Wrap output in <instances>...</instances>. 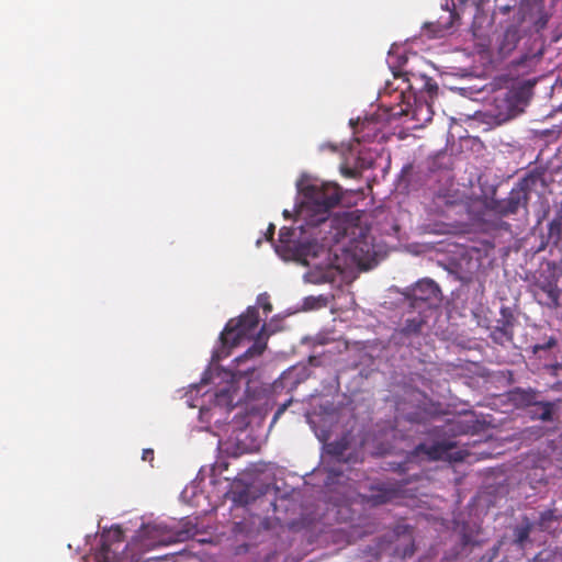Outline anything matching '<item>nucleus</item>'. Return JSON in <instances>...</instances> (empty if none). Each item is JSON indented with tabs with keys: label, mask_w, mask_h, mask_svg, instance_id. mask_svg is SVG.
Instances as JSON below:
<instances>
[{
	"label": "nucleus",
	"mask_w": 562,
	"mask_h": 562,
	"mask_svg": "<svg viewBox=\"0 0 562 562\" xmlns=\"http://www.w3.org/2000/svg\"><path fill=\"white\" fill-rule=\"evenodd\" d=\"M95 562H113L115 554L112 552L109 543L102 538V543L94 554Z\"/></svg>",
	"instance_id": "b1692460"
},
{
	"label": "nucleus",
	"mask_w": 562,
	"mask_h": 562,
	"mask_svg": "<svg viewBox=\"0 0 562 562\" xmlns=\"http://www.w3.org/2000/svg\"><path fill=\"white\" fill-rule=\"evenodd\" d=\"M347 449H348V441L345 438L329 442L326 446L327 454L334 457L337 461H340L344 459V456H345V452L347 451Z\"/></svg>",
	"instance_id": "5701e85b"
},
{
	"label": "nucleus",
	"mask_w": 562,
	"mask_h": 562,
	"mask_svg": "<svg viewBox=\"0 0 562 562\" xmlns=\"http://www.w3.org/2000/svg\"><path fill=\"white\" fill-rule=\"evenodd\" d=\"M560 400L558 402L540 401L533 408H529L530 418L542 422H552L553 415L560 409Z\"/></svg>",
	"instance_id": "a211bd4d"
},
{
	"label": "nucleus",
	"mask_w": 562,
	"mask_h": 562,
	"mask_svg": "<svg viewBox=\"0 0 562 562\" xmlns=\"http://www.w3.org/2000/svg\"><path fill=\"white\" fill-rule=\"evenodd\" d=\"M257 304L265 311L266 314L272 312V304L270 302V296L267 293H261L257 297Z\"/></svg>",
	"instance_id": "bb28decb"
},
{
	"label": "nucleus",
	"mask_w": 562,
	"mask_h": 562,
	"mask_svg": "<svg viewBox=\"0 0 562 562\" xmlns=\"http://www.w3.org/2000/svg\"><path fill=\"white\" fill-rule=\"evenodd\" d=\"M535 527V522H532L528 517H522L521 522L517 525L514 529V542L522 548L526 542L529 541L530 533Z\"/></svg>",
	"instance_id": "412c9836"
},
{
	"label": "nucleus",
	"mask_w": 562,
	"mask_h": 562,
	"mask_svg": "<svg viewBox=\"0 0 562 562\" xmlns=\"http://www.w3.org/2000/svg\"><path fill=\"white\" fill-rule=\"evenodd\" d=\"M193 529V526H190L189 522H186L180 528L166 524L144 525L130 546L137 547L140 551L167 547L190 539L194 536Z\"/></svg>",
	"instance_id": "f03ea898"
},
{
	"label": "nucleus",
	"mask_w": 562,
	"mask_h": 562,
	"mask_svg": "<svg viewBox=\"0 0 562 562\" xmlns=\"http://www.w3.org/2000/svg\"><path fill=\"white\" fill-rule=\"evenodd\" d=\"M276 226L273 224H269L267 233H266V239L272 240L274 236Z\"/></svg>",
	"instance_id": "7c9ffc66"
},
{
	"label": "nucleus",
	"mask_w": 562,
	"mask_h": 562,
	"mask_svg": "<svg viewBox=\"0 0 562 562\" xmlns=\"http://www.w3.org/2000/svg\"><path fill=\"white\" fill-rule=\"evenodd\" d=\"M348 251L350 252L353 261L364 270L372 268L376 263V252L373 245L367 239L353 240Z\"/></svg>",
	"instance_id": "ddd939ff"
},
{
	"label": "nucleus",
	"mask_w": 562,
	"mask_h": 562,
	"mask_svg": "<svg viewBox=\"0 0 562 562\" xmlns=\"http://www.w3.org/2000/svg\"><path fill=\"white\" fill-rule=\"evenodd\" d=\"M288 248L292 250L295 261L315 269L310 272L313 282L326 283L335 280L337 273L335 267L328 263L323 268L316 262L318 258L329 259V249L325 245L317 241H307L293 244L292 246L288 245Z\"/></svg>",
	"instance_id": "20e7f679"
},
{
	"label": "nucleus",
	"mask_w": 562,
	"mask_h": 562,
	"mask_svg": "<svg viewBox=\"0 0 562 562\" xmlns=\"http://www.w3.org/2000/svg\"><path fill=\"white\" fill-rule=\"evenodd\" d=\"M340 172L344 177L346 178H357L360 176V172L358 169L356 168H350L348 166H341L340 167Z\"/></svg>",
	"instance_id": "cd10ccee"
},
{
	"label": "nucleus",
	"mask_w": 562,
	"mask_h": 562,
	"mask_svg": "<svg viewBox=\"0 0 562 562\" xmlns=\"http://www.w3.org/2000/svg\"><path fill=\"white\" fill-rule=\"evenodd\" d=\"M234 501L239 504H247V494L245 492L239 493Z\"/></svg>",
	"instance_id": "473e14b6"
},
{
	"label": "nucleus",
	"mask_w": 562,
	"mask_h": 562,
	"mask_svg": "<svg viewBox=\"0 0 562 562\" xmlns=\"http://www.w3.org/2000/svg\"><path fill=\"white\" fill-rule=\"evenodd\" d=\"M302 194L301 214L307 217L312 226L325 225L329 211L338 205L341 188L334 182H307L300 186Z\"/></svg>",
	"instance_id": "f257e3e1"
},
{
	"label": "nucleus",
	"mask_w": 562,
	"mask_h": 562,
	"mask_svg": "<svg viewBox=\"0 0 562 562\" xmlns=\"http://www.w3.org/2000/svg\"><path fill=\"white\" fill-rule=\"evenodd\" d=\"M286 235H289V231H288L285 227L281 228V229H280V241H281V243H285L284 237H285Z\"/></svg>",
	"instance_id": "f704fd0d"
},
{
	"label": "nucleus",
	"mask_w": 562,
	"mask_h": 562,
	"mask_svg": "<svg viewBox=\"0 0 562 562\" xmlns=\"http://www.w3.org/2000/svg\"><path fill=\"white\" fill-rule=\"evenodd\" d=\"M259 319V312L255 306H249L237 319H231L221 333L223 348L232 349L240 345L245 338H251Z\"/></svg>",
	"instance_id": "423d86ee"
},
{
	"label": "nucleus",
	"mask_w": 562,
	"mask_h": 562,
	"mask_svg": "<svg viewBox=\"0 0 562 562\" xmlns=\"http://www.w3.org/2000/svg\"><path fill=\"white\" fill-rule=\"evenodd\" d=\"M113 540L116 542H121L123 540V532L120 528H116L112 532Z\"/></svg>",
	"instance_id": "c756f323"
},
{
	"label": "nucleus",
	"mask_w": 562,
	"mask_h": 562,
	"mask_svg": "<svg viewBox=\"0 0 562 562\" xmlns=\"http://www.w3.org/2000/svg\"><path fill=\"white\" fill-rule=\"evenodd\" d=\"M425 324V317L418 312V315L412 318H406L402 327L395 330L393 337L394 339L402 340L403 338L418 336Z\"/></svg>",
	"instance_id": "f3484780"
},
{
	"label": "nucleus",
	"mask_w": 562,
	"mask_h": 562,
	"mask_svg": "<svg viewBox=\"0 0 562 562\" xmlns=\"http://www.w3.org/2000/svg\"><path fill=\"white\" fill-rule=\"evenodd\" d=\"M400 492L396 483L379 482L370 486L369 494L364 495L363 499L371 506H380L396 498Z\"/></svg>",
	"instance_id": "f8f14e48"
},
{
	"label": "nucleus",
	"mask_w": 562,
	"mask_h": 562,
	"mask_svg": "<svg viewBox=\"0 0 562 562\" xmlns=\"http://www.w3.org/2000/svg\"><path fill=\"white\" fill-rule=\"evenodd\" d=\"M266 325L261 327L258 337L255 339L252 345L240 356L235 359L236 367L232 373V381L226 383L223 387L217 390L214 394V409H224L225 413H229L235 407V396L237 394V386L234 382L235 378H241L251 374L255 371V366H248L245 369H240V364L247 362L250 359L259 357L267 348V341L262 337V331Z\"/></svg>",
	"instance_id": "7ed1b4c3"
},
{
	"label": "nucleus",
	"mask_w": 562,
	"mask_h": 562,
	"mask_svg": "<svg viewBox=\"0 0 562 562\" xmlns=\"http://www.w3.org/2000/svg\"><path fill=\"white\" fill-rule=\"evenodd\" d=\"M559 522V517L555 514L554 509H547L542 512L539 516L538 521L535 524L541 531H550L555 528V525Z\"/></svg>",
	"instance_id": "4be33fe9"
},
{
	"label": "nucleus",
	"mask_w": 562,
	"mask_h": 562,
	"mask_svg": "<svg viewBox=\"0 0 562 562\" xmlns=\"http://www.w3.org/2000/svg\"><path fill=\"white\" fill-rule=\"evenodd\" d=\"M549 246L562 249V223L550 221L547 225V234L541 236V243L537 252L546 250Z\"/></svg>",
	"instance_id": "2eb2a0df"
},
{
	"label": "nucleus",
	"mask_w": 562,
	"mask_h": 562,
	"mask_svg": "<svg viewBox=\"0 0 562 562\" xmlns=\"http://www.w3.org/2000/svg\"><path fill=\"white\" fill-rule=\"evenodd\" d=\"M494 102L498 110L496 116L501 121H507L522 112V106L526 104V91L522 88L507 90L496 97Z\"/></svg>",
	"instance_id": "1a4fd4ad"
},
{
	"label": "nucleus",
	"mask_w": 562,
	"mask_h": 562,
	"mask_svg": "<svg viewBox=\"0 0 562 562\" xmlns=\"http://www.w3.org/2000/svg\"><path fill=\"white\" fill-rule=\"evenodd\" d=\"M143 460L147 461H153L154 460V451L151 449H145L143 451Z\"/></svg>",
	"instance_id": "2f4dec72"
},
{
	"label": "nucleus",
	"mask_w": 562,
	"mask_h": 562,
	"mask_svg": "<svg viewBox=\"0 0 562 562\" xmlns=\"http://www.w3.org/2000/svg\"><path fill=\"white\" fill-rule=\"evenodd\" d=\"M557 345V339L554 337H550L548 341L543 345H537L535 346V350H548L553 348Z\"/></svg>",
	"instance_id": "c85d7f7f"
},
{
	"label": "nucleus",
	"mask_w": 562,
	"mask_h": 562,
	"mask_svg": "<svg viewBox=\"0 0 562 562\" xmlns=\"http://www.w3.org/2000/svg\"><path fill=\"white\" fill-rule=\"evenodd\" d=\"M456 448V443L449 440L436 441L432 443L420 442L413 451L409 452L407 459L409 461L420 459L426 461H438V460H450L461 461L463 454L461 451L451 453V450Z\"/></svg>",
	"instance_id": "6e6552de"
},
{
	"label": "nucleus",
	"mask_w": 562,
	"mask_h": 562,
	"mask_svg": "<svg viewBox=\"0 0 562 562\" xmlns=\"http://www.w3.org/2000/svg\"><path fill=\"white\" fill-rule=\"evenodd\" d=\"M519 401L525 404L526 406L533 408L536 404H538L540 401L537 400V392L529 390V391H519Z\"/></svg>",
	"instance_id": "393cba45"
},
{
	"label": "nucleus",
	"mask_w": 562,
	"mask_h": 562,
	"mask_svg": "<svg viewBox=\"0 0 562 562\" xmlns=\"http://www.w3.org/2000/svg\"><path fill=\"white\" fill-rule=\"evenodd\" d=\"M404 76L411 90L426 92L430 99L437 95L438 85L432 78L408 71H405Z\"/></svg>",
	"instance_id": "4468645a"
},
{
	"label": "nucleus",
	"mask_w": 562,
	"mask_h": 562,
	"mask_svg": "<svg viewBox=\"0 0 562 562\" xmlns=\"http://www.w3.org/2000/svg\"><path fill=\"white\" fill-rule=\"evenodd\" d=\"M396 536H397L398 540L402 541L403 548H400V546H396L394 548V552H393L394 555H396L401 559H406V558L412 557L415 552L414 539H413L412 533L407 531V528H404L403 533L401 535L400 532H396Z\"/></svg>",
	"instance_id": "aec40b11"
},
{
	"label": "nucleus",
	"mask_w": 562,
	"mask_h": 562,
	"mask_svg": "<svg viewBox=\"0 0 562 562\" xmlns=\"http://www.w3.org/2000/svg\"><path fill=\"white\" fill-rule=\"evenodd\" d=\"M558 282L559 276L553 270L540 271L532 277L528 291L539 305L557 310L561 306L562 295Z\"/></svg>",
	"instance_id": "0eeeda50"
},
{
	"label": "nucleus",
	"mask_w": 562,
	"mask_h": 562,
	"mask_svg": "<svg viewBox=\"0 0 562 562\" xmlns=\"http://www.w3.org/2000/svg\"><path fill=\"white\" fill-rule=\"evenodd\" d=\"M517 4L516 0H495V9L502 14H508Z\"/></svg>",
	"instance_id": "a878e982"
},
{
	"label": "nucleus",
	"mask_w": 562,
	"mask_h": 562,
	"mask_svg": "<svg viewBox=\"0 0 562 562\" xmlns=\"http://www.w3.org/2000/svg\"><path fill=\"white\" fill-rule=\"evenodd\" d=\"M286 408V405H282L281 407L278 408V411L274 413V416L272 418V423H276L277 419L284 413Z\"/></svg>",
	"instance_id": "72a5a7b5"
},
{
	"label": "nucleus",
	"mask_w": 562,
	"mask_h": 562,
	"mask_svg": "<svg viewBox=\"0 0 562 562\" xmlns=\"http://www.w3.org/2000/svg\"><path fill=\"white\" fill-rule=\"evenodd\" d=\"M515 323L516 318L512 308L508 306H502L499 311V318L496 321V326L491 330V339L498 345L510 342L514 338Z\"/></svg>",
	"instance_id": "9b49d317"
},
{
	"label": "nucleus",
	"mask_w": 562,
	"mask_h": 562,
	"mask_svg": "<svg viewBox=\"0 0 562 562\" xmlns=\"http://www.w3.org/2000/svg\"><path fill=\"white\" fill-rule=\"evenodd\" d=\"M408 307L423 313L436 308L442 301V292L437 282L430 278H423L413 285L398 291Z\"/></svg>",
	"instance_id": "39448f33"
},
{
	"label": "nucleus",
	"mask_w": 562,
	"mask_h": 562,
	"mask_svg": "<svg viewBox=\"0 0 562 562\" xmlns=\"http://www.w3.org/2000/svg\"><path fill=\"white\" fill-rule=\"evenodd\" d=\"M468 2L469 0H459V4H456L454 1L451 0V9L447 3L445 9V13L447 15L439 18L438 25L446 31L452 29L456 24L459 23L461 15L464 14Z\"/></svg>",
	"instance_id": "dca6fc26"
},
{
	"label": "nucleus",
	"mask_w": 562,
	"mask_h": 562,
	"mask_svg": "<svg viewBox=\"0 0 562 562\" xmlns=\"http://www.w3.org/2000/svg\"><path fill=\"white\" fill-rule=\"evenodd\" d=\"M529 192L526 183H520L513 188L506 198L494 201L492 210L501 216H509L517 214L521 207L527 210Z\"/></svg>",
	"instance_id": "9d476101"
},
{
	"label": "nucleus",
	"mask_w": 562,
	"mask_h": 562,
	"mask_svg": "<svg viewBox=\"0 0 562 562\" xmlns=\"http://www.w3.org/2000/svg\"><path fill=\"white\" fill-rule=\"evenodd\" d=\"M519 40L520 33L517 27L510 26L506 29L498 44L499 55L507 57L517 47Z\"/></svg>",
	"instance_id": "6ab92c4d"
}]
</instances>
